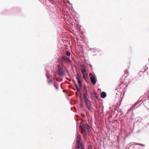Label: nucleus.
Segmentation results:
<instances>
[{"instance_id": "obj_15", "label": "nucleus", "mask_w": 149, "mask_h": 149, "mask_svg": "<svg viewBox=\"0 0 149 149\" xmlns=\"http://www.w3.org/2000/svg\"><path fill=\"white\" fill-rule=\"evenodd\" d=\"M56 73L55 72L54 73L53 78L54 79H56V81H58V80L57 79H56Z\"/></svg>"}, {"instance_id": "obj_8", "label": "nucleus", "mask_w": 149, "mask_h": 149, "mask_svg": "<svg viewBox=\"0 0 149 149\" xmlns=\"http://www.w3.org/2000/svg\"><path fill=\"white\" fill-rule=\"evenodd\" d=\"M76 78L77 79V81L78 82V84L79 85V86L80 88H81L82 87V85H81V81L80 79L79 75V74H78L77 75V76L76 77Z\"/></svg>"}, {"instance_id": "obj_3", "label": "nucleus", "mask_w": 149, "mask_h": 149, "mask_svg": "<svg viewBox=\"0 0 149 149\" xmlns=\"http://www.w3.org/2000/svg\"><path fill=\"white\" fill-rule=\"evenodd\" d=\"M70 62L69 58L65 56H63L60 57L58 60V63H65Z\"/></svg>"}, {"instance_id": "obj_12", "label": "nucleus", "mask_w": 149, "mask_h": 149, "mask_svg": "<svg viewBox=\"0 0 149 149\" xmlns=\"http://www.w3.org/2000/svg\"><path fill=\"white\" fill-rule=\"evenodd\" d=\"M45 70L46 72V75L47 76V78L48 79H49V72L48 70H47L46 69H45Z\"/></svg>"}, {"instance_id": "obj_26", "label": "nucleus", "mask_w": 149, "mask_h": 149, "mask_svg": "<svg viewBox=\"0 0 149 149\" xmlns=\"http://www.w3.org/2000/svg\"><path fill=\"white\" fill-rule=\"evenodd\" d=\"M71 104H74L72 103V102H71Z\"/></svg>"}, {"instance_id": "obj_13", "label": "nucleus", "mask_w": 149, "mask_h": 149, "mask_svg": "<svg viewBox=\"0 0 149 149\" xmlns=\"http://www.w3.org/2000/svg\"><path fill=\"white\" fill-rule=\"evenodd\" d=\"M82 74L83 75V77L84 79H86V77L87 75V72H85V73L84 72V73H82Z\"/></svg>"}, {"instance_id": "obj_9", "label": "nucleus", "mask_w": 149, "mask_h": 149, "mask_svg": "<svg viewBox=\"0 0 149 149\" xmlns=\"http://www.w3.org/2000/svg\"><path fill=\"white\" fill-rule=\"evenodd\" d=\"M81 26L80 25H79V24H77L76 25H75V29H76V30H77V32H81Z\"/></svg>"}, {"instance_id": "obj_16", "label": "nucleus", "mask_w": 149, "mask_h": 149, "mask_svg": "<svg viewBox=\"0 0 149 149\" xmlns=\"http://www.w3.org/2000/svg\"><path fill=\"white\" fill-rule=\"evenodd\" d=\"M81 71L82 73L86 72V70L84 68H82L81 69Z\"/></svg>"}, {"instance_id": "obj_14", "label": "nucleus", "mask_w": 149, "mask_h": 149, "mask_svg": "<svg viewBox=\"0 0 149 149\" xmlns=\"http://www.w3.org/2000/svg\"><path fill=\"white\" fill-rule=\"evenodd\" d=\"M58 84L56 83H55L54 84V86L55 87L56 90H58Z\"/></svg>"}, {"instance_id": "obj_33", "label": "nucleus", "mask_w": 149, "mask_h": 149, "mask_svg": "<svg viewBox=\"0 0 149 149\" xmlns=\"http://www.w3.org/2000/svg\"><path fill=\"white\" fill-rule=\"evenodd\" d=\"M90 149H93L92 148H90Z\"/></svg>"}, {"instance_id": "obj_31", "label": "nucleus", "mask_w": 149, "mask_h": 149, "mask_svg": "<svg viewBox=\"0 0 149 149\" xmlns=\"http://www.w3.org/2000/svg\"><path fill=\"white\" fill-rule=\"evenodd\" d=\"M73 108H74V106L73 107Z\"/></svg>"}, {"instance_id": "obj_21", "label": "nucleus", "mask_w": 149, "mask_h": 149, "mask_svg": "<svg viewBox=\"0 0 149 149\" xmlns=\"http://www.w3.org/2000/svg\"><path fill=\"white\" fill-rule=\"evenodd\" d=\"M93 50L97 51V49L96 48H93Z\"/></svg>"}, {"instance_id": "obj_22", "label": "nucleus", "mask_w": 149, "mask_h": 149, "mask_svg": "<svg viewBox=\"0 0 149 149\" xmlns=\"http://www.w3.org/2000/svg\"><path fill=\"white\" fill-rule=\"evenodd\" d=\"M75 86H76V87H77V89L79 90V88H78V86H77V84L75 83Z\"/></svg>"}, {"instance_id": "obj_23", "label": "nucleus", "mask_w": 149, "mask_h": 149, "mask_svg": "<svg viewBox=\"0 0 149 149\" xmlns=\"http://www.w3.org/2000/svg\"><path fill=\"white\" fill-rule=\"evenodd\" d=\"M73 95V93H72L71 94H69V96H71L72 95Z\"/></svg>"}, {"instance_id": "obj_28", "label": "nucleus", "mask_w": 149, "mask_h": 149, "mask_svg": "<svg viewBox=\"0 0 149 149\" xmlns=\"http://www.w3.org/2000/svg\"><path fill=\"white\" fill-rule=\"evenodd\" d=\"M72 81H73V82H74V79H72Z\"/></svg>"}, {"instance_id": "obj_29", "label": "nucleus", "mask_w": 149, "mask_h": 149, "mask_svg": "<svg viewBox=\"0 0 149 149\" xmlns=\"http://www.w3.org/2000/svg\"><path fill=\"white\" fill-rule=\"evenodd\" d=\"M71 110H72V111H73V110H72V109L71 108Z\"/></svg>"}, {"instance_id": "obj_20", "label": "nucleus", "mask_w": 149, "mask_h": 149, "mask_svg": "<svg viewBox=\"0 0 149 149\" xmlns=\"http://www.w3.org/2000/svg\"><path fill=\"white\" fill-rule=\"evenodd\" d=\"M138 102H136L133 107H135L136 105L138 104Z\"/></svg>"}, {"instance_id": "obj_32", "label": "nucleus", "mask_w": 149, "mask_h": 149, "mask_svg": "<svg viewBox=\"0 0 149 149\" xmlns=\"http://www.w3.org/2000/svg\"><path fill=\"white\" fill-rule=\"evenodd\" d=\"M75 111H76V109H75Z\"/></svg>"}, {"instance_id": "obj_30", "label": "nucleus", "mask_w": 149, "mask_h": 149, "mask_svg": "<svg viewBox=\"0 0 149 149\" xmlns=\"http://www.w3.org/2000/svg\"><path fill=\"white\" fill-rule=\"evenodd\" d=\"M77 126H78V125L77 124Z\"/></svg>"}, {"instance_id": "obj_25", "label": "nucleus", "mask_w": 149, "mask_h": 149, "mask_svg": "<svg viewBox=\"0 0 149 149\" xmlns=\"http://www.w3.org/2000/svg\"><path fill=\"white\" fill-rule=\"evenodd\" d=\"M139 145H140L141 146H145V145H143V144H138Z\"/></svg>"}, {"instance_id": "obj_5", "label": "nucleus", "mask_w": 149, "mask_h": 149, "mask_svg": "<svg viewBox=\"0 0 149 149\" xmlns=\"http://www.w3.org/2000/svg\"><path fill=\"white\" fill-rule=\"evenodd\" d=\"M85 93H84V102L86 104H87L88 102V100L87 97V95H88L87 91L86 88H84Z\"/></svg>"}, {"instance_id": "obj_6", "label": "nucleus", "mask_w": 149, "mask_h": 149, "mask_svg": "<svg viewBox=\"0 0 149 149\" xmlns=\"http://www.w3.org/2000/svg\"><path fill=\"white\" fill-rule=\"evenodd\" d=\"M76 149H85L83 143H76L75 146Z\"/></svg>"}, {"instance_id": "obj_17", "label": "nucleus", "mask_w": 149, "mask_h": 149, "mask_svg": "<svg viewBox=\"0 0 149 149\" xmlns=\"http://www.w3.org/2000/svg\"><path fill=\"white\" fill-rule=\"evenodd\" d=\"M66 54L67 56H70V53L68 51H67L66 52Z\"/></svg>"}, {"instance_id": "obj_11", "label": "nucleus", "mask_w": 149, "mask_h": 149, "mask_svg": "<svg viewBox=\"0 0 149 149\" xmlns=\"http://www.w3.org/2000/svg\"><path fill=\"white\" fill-rule=\"evenodd\" d=\"M81 133L82 134L84 138H85L87 134L84 130H83V131H81Z\"/></svg>"}, {"instance_id": "obj_2", "label": "nucleus", "mask_w": 149, "mask_h": 149, "mask_svg": "<svg viewBox=\"0 0 149 149\" xmlns=\"http://www.w3.org/2000/svg\"><path fill=\"white\" fill-rule=\"evenodd\" d=\"M79 122L81 123L79 125V127L81 128V131H83V130H84L85 131H86V129H87L88 130L89 127L87 123H86L85 124H83V120H81L79 121ZM88 132H89V130Z\"/></svg>"}, {"instance_id": "obj_4", "label": "nucleus", "mask_w": 149, "mask_h": 149, "mask_svg": "<svg viewBox=\"0 0 149 149\" xmlns=\"http://www.w3.org/2000/svg\"><path fill=\"white\" fill-rule=\"evenodd\" d=\"M90 79L93 85H95L97 82V79L94 76L92 73H90L89 74Z\"/></svg>"}, {"instance_id": "obj_19", "label": "nucleus", "mask_w": 149, "mask_h": 149, "mask_svg": "<svg viewBox=\"0 0 149 149\" xmlns=\"http://www.w3.org/2000/svg\"><path fill=\"white\" fill-rule=\"evenodd\" d=\"M74 65H73L72 66V69L73 70V72L74 74V72H75L74 71Z\"/></svg>"}, {"instance_id": "obj_34", "label": "nucleus", "mask_w": 149, "mask_h": 149, "mask_svg": "<svg viewBox=\"0 0 149 149\" xmlns=\"http://www.w3.org/2000/svg\"><path fill=\"white\" fill-rule=\"evenodd\" d=\"M39 1H40L41 2V1L40 0H39Z\"/></svg>"}, {"instance_id": "obj_1", "label": "nucleus", "mask_w": 149, "mask_h": 149, "mask_svg": "<svg viewBox=\"0 0 149 149\" xmlns=\"http://www.w3.org/2000/svg\"><path fill=\"white\" fill-rule=\"evenodd\" d=\"M56 72L61 77H64L66 76L65 72L63 70L62 65L60 64L57 65Z\"/></svg>"}, {"instance_id": "obj_18", "label": "nucleus", "mask_w": 149, "mask_h": 149, "mask_svg": "<svg viewBox=\"0 0 149 149\" xmlns=\"http://www.w3.org/2000/svg\"><path fill=\"white\" fill-rule=\"evenodd\" d=\"M48 83L49 84H53V81L52 80H51L48 81Z\"/></svg>"}, {"instance_id": "obj_27", "label": "nucleus", "mask_w": 149, "mask_h": 149, "mask_svg": "<svg viewBox=\"0 0 149 149\" xmlns=\"http://www.w3.org/2000/svg\"><path fill=\"white\" fill-rule=\"evenodd\" d=\"M77 14L75 12V16Z\"/></svg>"}, {"instance_id": "obj_10", "label": "nucleus", "mask_w": 149, "mask_h": 149, "mask_svg": "<svg viewBox=\"0 0 149 149\" xmlns=\"http://www.w3.org/2000/svg\"><path fill=\"white\" fill-rule=\"evenodd\" d=\"M107 95L105 92H102L101 93V97L102 98H104Z\"/></svg>"}, {"instance_id": "obj_7", "label": "nucleus", "mask_w": 149, "mask_h": 149, "mask_svg": "<svg viewBox=\"0 0 149 149\" xmlns=\"http://www.w3.org/2000/svg\"><path fill=\"white\" fill-rule=\"evenodd\" d=\"M76 143H82L81 142L82 137L78 133L76 135Z\"/></svg>"}, {"instance_id": "obj_24", "label": "nucleus", "mask_w": 149, "mask_h": 149, "mask_svg": "<svg viewBox=\"0 0 149 149\" xmlns=\"http://www.w3.org/2000/svg\"><path fill=\"white\" fill-rule=\"evenodd\" d=\"M89 50L90 51H93V48H91L89 49Z\"/></svg>"}]
</instances>
